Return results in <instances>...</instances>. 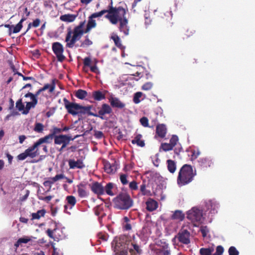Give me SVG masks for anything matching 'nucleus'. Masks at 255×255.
<instances>
[{"label": "nucleus", "instance_id": "nucleus-1", "mask_svg": "<svg viewBox=\"0 0 255 255\" xmlns=\"http://www.w3.org/2000/svg\"><path fill=\"white\" fill-rule=\"evenodd\" d=\"M196 170L194 171L191 165L184 164L180 168L177 177V183L180 186L187 185L191 182L196 175Z\"/></svg>", "mask_w": 255, "mask_h": 255}, {"label": "nucleus", "instance_id": "nucleus-2", "mask_svg": "<svg viewBox=\"0 0 255 255\" xmlns=\"http://www.w3.org/2000/svg\"><path fill=\"white\" fill-rule=\"evenodd\" d=\"M85 23V21L81 22L78 26L74 28L73 32L71 30L68 31L65 39L67 47H73L76 41L81 38L83 33H85V30L83 29Z\"/></svg>", "mask_w": 255, "mask_h": 255}, {"label": "nucleus", "instance_id": "nucleus-3", "mask_svg": "<svg viewBox=\"0 0 255 255\" xmlns=\"http://www.w3.org/2000/svg\"><path fill=\"white\" fill-rule=\"evenodd\" d=\"M108 9H104L98 12L93 13L91 15V18H97L101 17L106 13H108L105 15V17L108 19L113 24H116L118 23V20L116 17V13L117 11H119L121 14L123 15L124 10L123 7L119 6L118 7H114L112 6H109Z\"/></svg>", "mask_w": 255, "mask_h": 255}, {"label": "nucleus", "instance_id": "nucleus-4", "mask_svg": "<svg viewBox=\"0 0 255 255\" xmlns=\"http://www.w3.org/2000/svg\"><path fill=\"white\" fill-rule=\"evenodd\" d=\"M114 208L120 210H128L132 206L133 201L127 193H121L113 199Z\"/></svg>", "mask_w": 255, "mask_h": 255}, {"label": "nucleus", "instance_id": "nucleus-5", "mask_svg": "<svg viewBox=\"0 0 255 255\" xmlns=\"http://www.w3.org/2000/svg\"><path fill=\"white\" fill-rule=\"evenodd\" d=\"M39 145L35 142L32 146L26 149L24 152L17 155V158L18 160H23L27 157L33 158L39 155V152L38 147Z\"/></svg>", "mask_w": 255, "mask_h": 255}, {"label": "nucleus", "instance_id": "nucleus-6", "mask_svg": "<svg viewBox=\"0 0 255 255\" xmlns=\"http://www.w3.org/2000/svg\"><path fill=\"white\" fill-rule=\"evenodd\" d=\"M202 210L196 207L192 208L187 213V218L190 220L195 226H197L202 222Z\"/></svg>", "mask_w": 255, "mask_h": 255}, {"label": "nucleus", "instance_id": "nucleus-7", "mask_svg": "<svg viewBox=\"0 0 255 255\" xmlns=\"http://www.w3.org/2000/svg\"><path fill=\"white\" fill-rule=\"evenodd\" d=\"M123 10H124L123 15L121 14L119 11L116 12V15L118 22H120V30L123 32L125 35H127L129 32V29L128 26V20L125 16L126 14L125 9L123 7Z\"/></svg>", "mask_w": 255, "mask_h": 255}, {"label": "nucleus", "instance_id": "nucleus-8", "mask_svg": "<svg viewBox=\"0 0 255 255\" xmlns=\"http://www.w3.org/2000/svg\"><path fill=\"white\" fill-rule=\"evenodd\" d=\"M63 130L64 128L55 127L50 130V133L49 134L39 138L36 142L39 146L44 143H50L52 141L54 135L57 133H61Z\"/></svg>", "mask_w": 255, "mask_h": 255}, {"label": "nucleus", "instance_id": "nucleus-9", "mask_svg": "<svg viewBox=\"0 0 255 255\" xmlns=\"http://www.w3.org/2000/svg\"><path fill=\"white\" fill-rule=\"evenodd\" d=\"M121 242H117L114 248V252L117 255H128V251L132 255L133 250L128 246L127 247L125 244L123 245Z\"/></svg>", "mask_w": 255, "mask_h": 255}, {"label": "nucleus", "instance_id": "nucleus-10", "mask_svg": "<svg viewBox=\"0 0 255 255\" xmlns=\"http://www.w3.org/2000/svg\"><path fill=\"white\" fill-rule=\"evenodd\" d=\"M190 233L186 229L182 228L174 239L177 238L183 244L188 245L190 243Z\"/></svg>", "mask_w": 255, "mask_h": 255}, {"label": "nucleus", "instance_id": "nucleus-11", "mask_svg": "<svg viewBox=\"0 0 255 255\" xmlns=\"http://www.w3.org/2000/svg\"><path fill=\"white\" fill-rule=\"evenodd\" d=\"M52 50L56 55L57 60L62 62L64 61L63 47L62 44L59 42H56L52 44Z\"/></svg>", "mask_w": 255, "mask_h": 255}, {"label": "nucleus", "instance_id": "nucleus-12", "mask_svg": "<svg viewBox=\"0 0 255 255\" xmlns=\"http://www.w3.org/2000/svg\"><path fill=\"white\" fill-rule=\"evenodd\" d=\"M112 113V108L107 104H103L102 105L101 109L99 111L98 114H91L92 116L95 117H99L102 120H107L105 117L106 114H110Z\"/></svg>", "mask_w": 255, "mask_h": 255}, {"label": "nucleus", "instance_id": "nucleus-13", "mask_svg": "<svg viewBox=\"0 0 255 255\" xmlns=\"http://www.w3.org/2000/svg\"><path fill=\"white\" fill-rule=\"evenodd\" d=\"M92 106H83L80 105L77 115L78 117L79 120H81L86 117V115L92 116L91 114L93 113L91 112Z\"/></svg>", "mask_w": 255, "mask_h": 255}, {"label": "nucleus", "instance_id": "nucleus-14", "mask_svg": "<svg viewBox=\"0 0 255 255\" xmlns=\"http://www.w3.org/2000/svg\"><path fill=\"white\" fill-rule=\"evenodd\" d=\"M56 84H57L58 85L59 87H60V89H62V84L59 82V81L58 80H56V79H54L52 80V84H45L43 87L39 89L37 91V95H39L41 92H42L43 91H44L46 90H49V92L50 93L53 92L55 89V85Z\"/></svg>", "mask_w": 255, "mask_h": 255}, {"label": "nucleus", "instance_id": "nucleus-15", "mask_svg": "<svg viewBox=\"0 0 255 255\" xmlns=\"http://www.w3.org/2000/svg\"><path fill=\"white\" fill-rule=\"evenodd\" d=\"M198 164L200 168L203 170H206L214 165L212 159L208 157L200 158L198 160Z\"/></svg>", "mask_w": 255, "mask_h": 255}, {"label": "nucleus", "instance_id": "nucleus-16", "mask_svg": "<svg viewBox=\"0 0 255 255\" xmlns=\"http://www.w3.org/2000/svg\"><path fill=\"white\" fill-rule=\"evenodd\" d=\"M65 107L69 113L73 116L77 115L79 108V104L74 103H69L66 99H65Z\"/></svg>", "mask_w": 255, "mask_h": 255}, {"label": "nucleus", "instance_id": "nucleus-17", "mask_svg": "<svg viewBox=\"0 0 255 255\" xmlns=\"http://www.w3.org/2000/svg\"><path fill=\"white\" fill-rule=\"evenodd\" d=\"M91 191L97 195H102L105 194L104 187L102 183L97 181L93 182L91 185Z\"/></svg>", "mask_w": 255, "mask_h": 255}, {"label": "nucleus", "instance_id": "nucleus-18", "mask_svg": "<svg viewBox=\"0 0 255 255\" xmlns=\"http://www.w3.org/2000/svg\"><path fill=\"white\" fill-rule=\"evenodd\" d=\"M68 163L70 169H83L85 167L83 160L81 159H78L77 161L74 159H69Z\"/></svg>", "mask_w": 255, "mask_h": 255}, {"label": "nucleus", "instance_id": "nucleus-19", "mask_svg": "<svg viewBox=\"0 0 255 255\" xmlns=\"http://www.w3.org/2000/svg\"><path fill=\"white\" fill-rule=\"evenodd\" d=\"M167 132V128L165 125L158 124L156 127V134L160 138H164Z\"/></svg>", "mask_w": 255, "mask_h": 255}, {"label": "nucleus", "instance_id": "nucleus-20", "mask_svg": "<svg viewBox=\"0 0 255 255\" xmlns=\"http://www.w3.org/2000/svg\"><path fill=\"white\" fill-rule=\"evenodd\" d=\"M64 175L62 174H57L55 177L51 178L49 180H47L44 182L43 185L47 187L48 190L51 188V184L54 183L59 179H63Z\"/></svg>", "mask_w": 255, "mask_h": 255}, {"label": "nucleus", "instance_id": "nucleus-21", "mask_svg": "<svg viewBox=\"0 0 255 255\" xmlns=\"http://www.w3.org/2000/svg\"><path fill=\"white\" fill-rule=\"evenodd\" d=\"M146 209L149 212L155 210L158 207V203L155 200L149 198L146 202Z\"/></svg>", "mask_w": 255, "mask_h": 255}, {"label": "nucleus", "instance_id": "nucleus-22", "mask_svg": "<svg viewBox=\"0 0 255 255\" xmlns=\"http://www.w3.org/2000/svg\"><path fill=\"white\" fill-rule=\"evenodd\" d=\"M111 105L114 108L123 109L125 107V104L122 103L118 98L112 97L109 99Z\"/></svg>", "mask_w": 255, "mask_h": 255}, {"label": "nucleus", "instance_id": "nucleus-23", "mask_svg": "<svg viewBox=\"0 0 255 255\" xmlns=\"http://www.w3.org/2000/svg\"><path fill=\"white\" fill-rule=\"evenodd\" d=\"M206 206L208 210H210V212L211 214L217 213V209L219 207L218 204L216 202L209 201L206 203Z\"/></svg>", "mask_w": 255, "mask_h": 255}, {"label": "nucleus", "instance_id": "nucleus-24", "mask_svg": "<svg viewBox=\"0 0 255 255\" xmlns=\"http://www.w3.org/2000/svg\"><path fill=\"white\" fill-rule=\"evenodd\" d=\"M78 193L79 197L84 198L88 195L87 192L86 190V184L81 183L78 186Z\"/></svg>", "mask_w": 255, "mask_h": 255}, {"label": "nucleus", "instance_id": "nucleus-25", "mask_svg": "<svg viewBox=\"0 0 255 255\" xmlns=\"http://www.w3.org/2000/svg\"><path fill=\"white\" fill-rule=\"evenodd\" d=\"M142 136L141 134H137L135 135L134 139L131 140L133 144H136L140 147H144L145 146L144 141L141 139Z\"/></svg>", "mask_w": 255, "mask_h": 255}, {"label": "nucleus", "instance_id": "nucleus-26", "mask_svg": "<svg viewBox=\"0 0 255 255\" xmlns=\"http://www.w3.org/2000/svg\"><path fill=\"white\" fill-rule=\"evenodd\" d=\"M125 245L127 247L128 246L133 250L132 254L134 253V255H139L141 252V250L137 245L133 244L130 241L126 242Z\"/></svg>", "mask_w": 255, "mask_h": 255}, {"label": "nucleus", "instance_id": "nucleus-27", "mask_svg": "<svg viewBox=\"0 0 255 255\" xmlns=\"http://www.w3.org/2000/svg\"><path fill=\"white\" fill-rule=\"evenodd\" d=\"M105 171L109 174L114 173L117 170V166L114 164L107 163L104 166Z\"/></svg>", "mask_w": 255, "mask_h": 255}, {"label": "nucleus", "instance_id": "nucleus-28", "mask_svg": "<svg viewBox=\"0 0 255 255\" xmlns=\"http://www.w3.org/2000/svg\"><path fill=\"white\" fill-rule=\"evenodd\" d=\"M171 218L172 220H177L182 221L184 219L185 215L181 211L176 210Z\"/></svg>", "mask_w": 255, "mask_h": 255}, {"label": "nucleus", "instance_id": "nucleus-29", "mask_svg": "<svg viewBox=\"0 0 255 255\" xmlns=\"http://www.w3.org/2000/svg\"><path fill=\"white\" fill-rule=\"evenodd\" d=\"M61 133H57L54 135V143L56 144H60L63 143L60 150L64 148V135L60 134Z\"/></svg>", "mask_w": 255, "mask_h": 255}, {"label": "nucleus", "instance_id": "nucleus-30", "mask_svg": "<svg viewBox=\"0 0 255 255\" xmlns=\"http://www.w3.org/2000/svg\"><path fill=\"white\" fill-rule=\"evenodd\" d=\"M93 18H91V16L89 17L86 28L85 30V33L89 32L92 28L96 27V22Z\"/></svg>", "mask_w": 255, "mask_h": 255}, {"label": "nucleus", "instance_id": "nucleus-31", "mask_svg": "<svg viewBox=\"0 0 255 255\" xmlns=\"http://www.w3.org/2000/svg\"><path fill=\"white\" fill-rule=\"evenodd\" d=\"M45 213L46 211L45 209L38 210L36 213H33L31 214V220H39L41 217H44L45 216Z\"/></svg>", "mask_w": 255, "mask_h": 255}, {"label": "nucleus", "instance_id": "nucleus-32", "mask_svg": "<svg viewBox=\"0 0 255 255\" xmlns=\"http://www.w3.org/2000/svg\"><path fill=\"white\" fill-rule=\"evenodd\" d=\"M93 97L96 101H101L106 98L105 95L100 91H96L93 92Z\"/></svg>", "mask_w": 255, "mask_h": 255}, {"label": "nucleus", "instance_id": "nucleus-33", "mask_svg": "<svg viewBox=\"0 0 255 255\" xmlns=\"http://www.w3.org/2000/svg\"><path fill=\"white\" fill-rule=\"evenodd\" d=\"M124 223H123V229L124 231H130L132 227L130 223V220L128 217H125L123 218Z\"/></svg>", "mask_w": 255, "mask_h": 255}, {"label": "nucleus", "instance_id": "nucleus-34", "mask_svg": "<svg viewBox=\"0 0 255 255\" xmlns=\"http://www.w3.org/2000/svg\"><path fill=\"white\" fill-rule=\"evenodd\" d=\"M167 164L168 171L171 173H174L176 169L175 162L172 160L168 159L167 160Z\"/></svg>", "mask_w": 255, "mask_h": 255}, {"label": "nucleus", "instance_id": "nucleus-35", "mask_svg": "<svg viewBox=\"0 0 255 255\" xmlns=\"http://www.w3.org/2000/svg\"><path fill=\"white\" fill-rule=\"evenodd\" d=\"M114 188V184L112 182H109L104 187L105 193L110 196H114L115 193L112 191Z\"/></svg>", "mask_w": 255, "mask_h": 255}, {"label": "nucleus", "instance_id": "nucleus-36", "mask_svg": "<svg viewBox=\"0 0 255 255\" xmlns=\"http://www.w3.org/2000/svg\"><path fill=\"white\" fill-rule=\"evenodd\" d=\"M37 104V103L35 101H34V102H27L24 110L22 112V114L25 115L29 113L30 109L32 108H34Z\"/></svg>", "mask_w": 255, "mask_h": 255}, {"label": "nucleus", "instance_id": "nucleus-37", "mask_svg": "<svg viewBox=\"0 0 255 255\" xmlns=\"http://www.w3.org/2000/svg\"><path fill=\"white\" fill-rule=\"evenodd\" d=\"M213 248H202L200 249L199 253L201 255H212L214 251Z\"/></svg>", "mask_w": 255, "mask_h": 255}, {"label": "nucleus", "instance_id": "nucleus-38", "mask_svg": "<svg viewBox=\"0 0 255 255\" xmlns=\"http://www.w3.org/2000/svg\"><path fill=\"white\" fill-rule=\"evenodd\" d=\"M87 92L84 90L79 89L75 93V96L79 99H84L87 97Z\"/></svg>", "mask_w": 255, "mask_h": 255}, {"label": "nucleus", "instance_id": "nucleus-39", "mask_svg": "<svg viewBox=\"0 0 255 255\" xmlns=\"http://www.w3.org/2000/svg\"><path fill=\"white\" fill-rule=\"evenodd\" d=\"M66 200L67 201L68 205L70 206V209H71L76 203V198L72 195L67 196Z\"/></svg>", "mask_w": 255, "mask_h": 255}, {"label": "nucleus", "instance_id": "nucleus-40", "mask_svg": "<svg viewBox=\"0 0 255 255\" xmlns=\"http://www.w3.org/2000/svg\"><path fill=\"white\" fill-rule=\"evenodd\" d=\"M78 14H65V21L71 22L75 20Z\"/></svg>", "mask_w": 255, "mask_h": 255}, {"label": "nucleus", "instance_id": "nucleus-41", "mask_svg": "<svg viewBox=\"0 0 255 255\" xmlns=\"http://www.w3.org/2000/svg\"><path fill=\"white\" fill-rule=\"evenodd\" d=\"M38 95H37V92L35 94H33L30 92H28L25 95L24 97L26 98L30 97V99L31 100V102H34V101H35L37 103L38 100L37 99V97Z\"/></svg>", "mask_w": 255, "mask_h": 255}, {"label": "nucleus", "instance_id": "nucleus-42", "mask_svg": "<svg viewBox=\"0 0 255 255\" xmlns=\"http://www.w3.org/2000/svg\"><path fill=\"white\" fill-rule=\"evenodd\" d=\"M160 148L164 151L172 150L173 147L169 143H162Z\"/></svg>", "mask_w": 255, "mask_h": 255}, {"label": "nucleus", "instance_id": "nucleus-43", "mask_svg": "<svg viewBox=\"0 0 255 255\" xmlns=\"http://www.w3.org/2000/svg\"><path fill=\"white\" fill-rule=\"evenodd\" d=\"M16 108L19 111H22L24 110V105L22 103V99H19L16 102Z\"/></svg>", "mask_w": 255, "mask_h": 255}, {"label": "nucleus", "instance_id": "nucleus-44", "mask_svg": "<svg viewBox=\"0 0 255 255\" xmlns=\"http://www.w3.org/2000/svg\"><path fill=\"white\" fill-rule=\"evenodd\" d=\"M142 96V93L138 92H136L134 94L133 98V101L135 104H138L140 101L139 100V98Z\"/></svg>", "mask_w": 255, "mask_h": 255}, {"label": "nucleus", "instance_id": "nucleus-45", "mask_svg": "<svg viewBox=\"0 0 255 255\" xmlns=\"http://www.w3.org/2000/svg\"><path fill=\"white\" fill-rule=\"evenodd\" d=\"M178 141V136L176 135H173L170 139L169 143L174 147L176 145Z\"/></svg>", "mask_w": 255, "mask_h": 255}, {"label": "nucleus", "instance_id": "nucleus-46", "mask_svg": "<svg viewBox=\"0 0 255 255\" xmlns=\"http://www.w3.org/2000/svg\"><path fill=\"white\" fill-rule=\"evenodd\" d=\"M228 253L229 255H239V251L234 246L230 247Z\"/></svg>", "mask_w": 255, "mask_h": 255}, {"label": "nucleus", "instance_id": "nucleus-47", "mask_svg": "<svg viewBox=\"0 0 255 255\" xmlns=\"http://www.w3.org/2000/svg\"><path fill=\"white\" fill-rule=\"evenodd\" d=\"M92 43H93L92 41L91 40H90L89 39L88 36H87L86 37L85 40L83 42H82V43H81V47H87L88 46L92 45Z\"/></svg>", "mask_w": 255, "mask_h": 255}, {"label": "nucleus", "instance_id": "nucleus-48", "mask_svg": "<svg viewBox=\"0 0 255 255\" xmlns=\"http://www.w3.org/2000/svg\"><path fill=\"white\" fill-rule=\"evenodd\" d=\"M44 126L41 123H36L35 124L34 130L37 132H41L43 130Z\"/></svg>", "mask_w": 255, "mask_h": 255}, {"label": "nucleus", "instance_id": "nucleus-49", "mask_svg": "<svg viewBox=\"0 0 255 255\" xmlns=\"http://www.w3.org/2000/svg\"><path fill=\"white\" fill-rule=\"evenodd\" d=\"M112 39L114 40L115 45L118 47H121L122 46V44L121 42L120 38L117 35L112 36Z\"/></svg>", "mask_w": 255, "mask_h": 255}, {"label": "nucleus", "instance_id": "nucleus-50", "mask_svg": "<svg viewBox=\"0 0 255 255\" xmlns=\"http://www.w3.org/2000/svg\"><path fill=\"white\" fill-rule=\"evenodd\" d=\"M153 86V84L150 82H146L144 84H143L142 86V90L147 91L150 90Z\"/></svg>", "mask_w": 255, "mask_h": 255}, {"label": "nucleus", "instance_id": "nucleus-51", "mask_svg": "<svg viewBox=\"0 0 255 255\" xmlns=\"http://www.w3.org/2000/svg\"><path fill=\"white\" fill-rule=\"evenodd\" d=\"M78 136V135H75L74 136H71L69 135H65V147L66 146L67 144L69 143L70 140H74L75 138Z\"/></svg>", "mask_w": 255, "mask_h": 255}, {"label": "nucleus", "instance_id": "nucleus-52", "mask_svg": "<svg viewBox=\"0 0 255 255\" xmlns=\"http://www.w3.org/2000/svg\"><path fill=\"white\" fill-rule=\"evenodd\" d=\"M141 125L144 127H148V120L146 117H143L140 119Z\"/></svg>", "mask_w": 255, "mask_h": 255}, {"label": "nucleus", "instance_id": "nucleus-53", "mask_svg": "<svg viewBox=\"0 0 255 255\" xmlns=\"http://www.w3.org/2000/svg\"><path fill=\"white\" fill-rule=\"evenodd\" d=\"M127 175L125 174H121L120 176V179L121 183L123 185H126L128 183V181L127 180Z\"/></svg>", "mask_w": 255, "mask_h": 255}, {"label": "nucleus", "instance_id": "nucleus-54", "mask_svg": "<svg viewBox=\"0 0 255 255\" xmlns=\"http://www.w3.org/2000/svg\"><path fill=\"white\" fill-rule=\"evenodd\" d=\"M224 251V248L222 246H218L216 248V251L213 255H222Z\"/></svg>", "mask_w": 255, "mask_h": 255}, {"label": "nucleus", "instance_id": "nucleus-55", "mask_svg": "<svg viewBox=\"0 0 255 255\" xmlns=\"http://www.w3.org/2000/svg\"><path fill=\"white\" fill-rule=\"evenodd\" d=\"M140 191L141 192L142 195H147L149 191H147L146 190V185L144 183H143L140 186Z\"/></svg>", "mask_w": 255, "mask_h": 255}, {"label": "nucleus", "instance_id": "nucleus-56", "mask_svg": "<svg viewBox=\"0 0 255 255\" xmlns=\"http://www.w3.org/2000/svg\"><path fill=\"white\" fill-rule=\"evenodd\" d=\"M22 27V24L21 22H18L13 28V33H16L20 31Z\"/></svg>", "mask_w": 255, "mask_h": 255}, {"label": "nucleus", "instance_id": "nucleus-57", "mask_svg": "<svg viewBox=\"0 0 255 255\" xmlns=\"http://www.w3.org/2000/svg\"><path fill=\"white\" fill-rule=\"evenodd\" d=\"M200 231L202 236L205 237L207 236V233L209 232L208 228L207 226H202L200 228Z\"/></svg>", "mask_w": 255, "mask_h": 255}, {"label": "nucleus", "instance_id": "nucleus-58", "mask_svg": "<svg viewBox=\"0 0 255 255\" xmlns=\"http://www.w3.org/2000/svg\"><path fill=\"white\" fill-rule=\"evenodd\" d=\"M191 152L192 153L191 155V160H193L196 159L200 154V152L198 151H196L195 150H192Z\"/></svg>", "mask_w": 255, "mask_h": 255}, {"label": "nucleus", "instance_id": "nucleus-59", "mask_svg": "<svg viewBox=\"0 0 255 255\" xmlns=\"http://www.w3.org/2000/svg\"><path fill=\"white\" fill-rule=\"evenodd\" d=\"M129 187L131 190H136L138 189L137 183L135 181H132L129 184Z\"/></svg>", "mask_w": 255, "mask_h": 255}, {"label": "nucleus", "instance_id": "nucleus-60", "mask_svg": "<svg viewBox=\"0 0 255 255\" xmlns=\"http://www.w3.org/2000/svg\"><path fill=\"white\" fill-rule=\"evenodd\" d=\"M94 135V136L98 139H101L104 137L103 132L99 130H96Z\"/></svg>", "mask_w": 255, "mask_h": 255}, {"label": "nucleus", "instance_id": "nucleus-61", "mask_svg": "<svg viewBox=\"0 0 255 255\" xmlns=\"http://www.w3.org/2000/svg\"><path fill=\"white\" fill-rule=\"evenodd\" d=\"M98 237L99 239L102 240L103 241H106L108 239V236L103 233H99L98 234Z\"/></svg>", "mask_w": 255, "mask_h": 255}, {"label": "nucleus", "instance_id": "nucleus-62", "mask_svg": "<svg viewBox=\"0 0 255 255\" xmlns=\"http://www.w3.org/2000/svg\"><path fill=\"white\" fill-rule=\"evenodd\" d=\"M19 242L20 243V244H26L29 241H31V239L28 237H26L25 238H21L18 239Z\"/></svg>", "mask_w": 255, "mask_h": 255}, {"label": "nucleus", "instance_id": "nucleus-63", "mask_svg": "<svg viewBox=\"0 0 255 255\" xmlns=\"http://www.w3.org/2000/svg\"><path fill=\"white\" fill-rule=\"evenodd\" d=\"M195 32V30H194L192 28H188L187 29L185 33V35L186 36V37H189L190 36L192 35Z\"/></svg>", "mask_w": 255, "mask_h": 255}, {"label": "nucleus", "instance_id": "nucleus-64", "mask_svg": "<svg viewBox=\"0 0 255 255\" xmlns=\"http://www.w3.org/2000/svg\"><path fill=\"white\" fill-rule=\"evenodd\" d=\"M91 60L90 57H86L84 59V65L85 66H88L90 67L91 65Z\"/></svg>", "mask_w": 255, "mask_h": 255}]
</instances>
